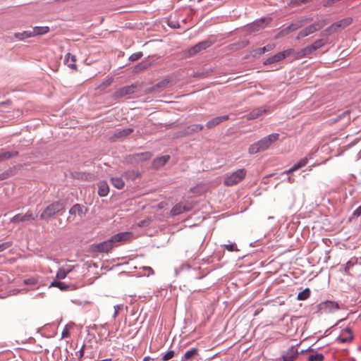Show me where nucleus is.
<instances>
[{"instance_id": "obj_5", "label": "nucleus", "mask_w": 361, "mask_h": 361, "mask_svg": "<svg viewBox=\"0 0 361 361\" xmlns=\"http://www.w3.org/2000/svg\"><path fill=\"white\" fill-rule=\"evenodd\" d=\"M298 346L299 344L291 345L283 350L280 357L281 361H295L299 355L304 353L298 350Z\"/></svg>"}, {"instance_id": "obj_50", "label": "nucleus", "mask_w": 361, "mask_h": 361, "mask_svg": "<svg viewBox=\"0 0 361 361\" xmlns=\"http://www.w3.org/2000/svg\"><path fill=\"white\" fill-rule=\"evenodd\" d=\"M25 284H35L36 283V280L33 278L27 279L24 280Z\"/></svg>"}, {"instance_id": "obj_7", "label": "nucleus", "mask_w": 361, "mask_h": 361, "mask_svg": "<svg viewBox=\"0 0 361 361\" xmlns=\"http://www.w3.org/2000/svg\"><path fill=\"white\" fill-rule=\"evenodd\" d=\"M324 24L323 23V22L316 21L314 23H312V25H310L306 27L305 28L302 29V30H300L298 32V34L296 37V39H300L301 38L307 37L309 35L312 34V33L315 32L316 31L319 30L320 29H322L324 27Z\"/></svg>"}, {"instance_id": "obj_54", "label": "nucleus", "mask_w": 361, "mask_h": 361, "mask_svg": "<svg viewBox=\"0 0 361 361\" xmlns=\"http://www.w3.org/2000/svg\"><path fill=\"white\" fill-rule=\"evenodd\" d=\"M4 178V175H0V180H3Z\"/></svg>"}, {"instance_id": "obj_8", "label": "nucleus", "mask_w": 361, "mask_h": 361, "mask_svg": "<svg viewBox=\"0 0 361 361\" xmlns=\"http://www.w3.org/2000/svg\"><path fill=\"white\" fill-rule=\"evenodd\" d=\"M294 53V49H288L284 50L283 51L279 52L276 54L268 58L264 62V65L271 64L276 62H279L286 58L287 56H290Z\"/></svg>"}, {"instance_id": "obj_4", "label": "nucleus", "mask_w": 361, "mask_h": 361, "mask_svg": "<svg viewBox=\"0 0 361 361\" xmlns=\"http://www.w3.org/2000/svg\"><path fill=\"white\" fill-rule=\"evenodd\" d=\"M65 209V205L63 202L60 201H56L49 204L42 212L40 215V219L44 220H47L49 218L52 217L56 214L59 213L61 211H63Z\"/></svg>"}, {"instance_id": "obj_10", "label": "nucleus", "mask_w": 361, "mask_h": 361, "mask_svg": "<svg viewBox=\"0 0 361 361\" xmlns=\"http://www.w3.org/2000/svg\"><path fill=\"white\" fill-rule=\"evenodd\" d=\"M319 311L322 313H330L338 310L337 302L330 300L321 302L318 305Z\"/></svg>"}, {"instance_id": "obj_29", "label": "nucleus", "mask_w": 361, "mask_h": 361, "mask_svg": "<svg viewBox=\"0 0 361 361\" xmlns=\"http://www.w3.org/2000/svg\"><path fill=\"white\" fill-rule=\"evenodd\" d=\"M69 214L72 215H79L80 216H82L85 214L83 212V207L79 204H74L69 210Z\"/></svg>"}, {"instance_id": "obj_9", "label": "nucleus", "mask_w": 361, "mask_h": 361, "mask_svg": "<svg viewBox=\"0 0 361 361\" xmlns=\"http://www.w3.org/2000/svg\"><path fill=\"white\" fill-rule=\"evenodd\" d=\"M271 108L269 106H261L252 109L249 114L245 115L247 120H253L258 118L264 114H267L270 112Z\"/></svg>"}, {"instance_id": "obj_33", "label": "nucleus", "mask_w": 361, "mask_h": 361, "mask_svg": "<svg viewBox=\"0 0 361 361\" xmlns=\"http://www.w3.org/2000/svg\"><path fill=\"white\" fill-rule=\"evenodd\" d=\"M111 182L118 189H122L125 185V183L121 178L113 177L111 179Z\"/></svg>"}, {"instance_id": "obj_16", "label": "nucleus", "mask_w": 361, "mask_h": 361, "mask_svg": "<svg viewBox=\"0 0 361 361\" xmlns=\"http://www.w3.org/2000/svg\"><path fill=\"white\" fill-rule=\"evenodd\" d=\"M152 157V154L149 152H145L134 154L129 156V159L130 161L133 162H139L142 161L149 160Z\"/></svg>"}, {"instance_id": "obj_53", "label": "nucleus", "mask_w": 361, "mask_h": 361, "mask_svg": "<svg viewBox=\"0 0 361 361\" xmlns=\"http://www.w3.org/2000/svg\"><path fill=\"white\" fill-rule=\"evenodd\" d=\"M151 359L149 356L145 357L143 361H149Z\"/></svg>"}, {"instance_id": "obj_42", "label": "nucleus", "mask_w": 361, "mask_h": 361, "mask_svg": "<svg viewBox=\"0 0 361 361\" xmlns=\"http://www.w3.org/2000/svg\"><path fill=\"white\" fill-rule=\"evenodd\" d=\"M123 308V305L121 304V305H116L114 307V314H113V318L114 319H115L118 314H119V312L121 310H122Z\"/></svg>"}, {"instance_id": "obj_44", "label": "nucleus", "mask_w": 361, "mask_h": 361, "mask_svg": "<svg viewBox=\"0 0 361 361\" xmlns=\"http://www.w3.org/2000/svg\"><path fill=\"white\" fill-rule=\"evenodd\" d=\"M142 56V52H136V53L133 54L129 57V59L130 61H137V60L140 59Z\"/></svg>"}, {"instance_id": "obj_37", "label": "nucleus", "mask_w": 361, "mask_h": 361, "mask_svg": "<svg viewBox=\"0 0 361 361\" xmlns=\"http://www.w3.org/2000/svg\"><path fill=\"white\" fill-rule=\"evenodd\" d=\"M310 290L308 288H307L298 293L297 298L299 300H305L307 299L310 297Z\"/></svg>"}, {"instance_id": "obj_38", "label": "nucleus", "mask_w": 361, "mask_h": 361, "mask_svg": "<svg viewBox=\"0 0 361 361\" xmlns=\"http://www.w3.org/2000/svg\"><path fill=\"white\" fill-rule=\"evenodd\" d=\"M302 26V23L301 21H298L296 23H293L290 25H288L286 27L288 29V31L290 33L291 32H293L299 28H300Z\"/></svg>"}, {"instance_id": "obj_36", "label": "nucleus", "mask_w": 361, "mask_h": 361, "mask_svg": "<svg viewBox=\"0 0 361 361\" xmlns=\"http://www.w3.org/2000/svg\"><path fill=\"white\" fill-rule=\"evenodd\" d=\"M357 262V259L355 257L351 258L346 264L344 269V272L345 274L350 275L349 270L350 269L355 265Z\"/></svg>"}, {"instance_id": "obj_25", "label": "nucleus", "mask_w": 361, "mask_h": 361, "mask_svg": "<svg viewBox=\"0 0 361 361\" xmlns=\"http://www.w3.org/2000/svg\"><path fill=\"white\" fill-rule=\"evenodd\" d=\"M109 187L106 182L100 181L98 183V195L100 197H105L109 194Z\"/></svg>"}, {"instance_id": "obj_22", "label": "nucleus", "mask_w": 361, "mask_h": 361, "mask_svg": "<svg viewBox=\"0 0 361 361\" xmlns=\"http://www.w3.org/2000/svg\"><path fill=\"white\" fill-rule=\"evenodd\" d=\"M351 23L352 18H346L334 23L329 28L331 30H336L337 27L344 28L349 25Z\"/></svg>"}, {"instance_id": "obj_13", "label": "nucleus", "mask_w": 361, "mask_h": 361, "mask_svg": "<svg viewBox=\"0 0 361 361\" xmlns=\"http://www.w3.org/2000/svg\"><path fill=\"white\" fill-rule=\"evenodd\" d=\"M35 216L30 212H27L25 214H18L12 217L10 220L11 223L19 224L20 222H25L30 220H34Z\"/></svg>"}, {"instance_id": "obj_2", "label": "nucleus", "mask_w": 361, "mask_h": 361, "mask_svg": "<svg viewBox=\"0 0 361 361\" xmlns=\"http://www.w3.org/2000/svg\"><path fill=\"white\" fill-rule=\"evenodd\" d=\"M279 138V133H272L264 137L259 141L253 143L249 147L248 152L250 154H257L267 149L274 142Z\"/></svg>"}, {"instance_id": "obj_39", "label": "nucleus", "mask_w": 361, "mask_h": 361, "mask_svg": "<svg viewBox=\"0 0 361 361\" xmlns=\"http://www.w3.org/2000/svg\"><path fill=\"white\" fill-rule=\"evenodd\" d=\"M324 356L322 353H316L310 355L308 357L307 361H323Z\"/></svg>"}, {"instance_id": "obj_35", "label": "nucleus", "mask_w": 361, "mask_h": 361, "mask_svg": "<svg viewBox=\"0 0 361 361\" xmlns=\"http://www.w3.org/2000/svg\"><path fill=\"white\" fill-rule=\"evenodd\" d=\"M274 47H275L274 44H269L265 47L257 49L255 51L257 54H264L265 52L270 51L273 50L274 49Z\"/></svg>"}, {"instance_id": "obj_15", "label": "nucleus", "mask_w": 361, "mask_h": 361, "mask_svg": "<svg viewBox=\"0 0 361 361\" xmlns=\"http://www.w3.org/2000/svg\"><path fill=\"white\" fill-rule=\"evenodd\" d=\"M353 339L352 330L347 327L341 331L340 336L337 338V341L341 343H349Z\"/></svg>"}, {"instance_id": "obj_30", "label": "nucleus", "mask_w": 361, "mask_h": 361, "mask_svg": "<svg viewBox=\"0 0 361 361\" xmlns=\"http://www.w3.org/2000/svg\"><path fill=\"white\" fill-rule=\"evenodd\" d=\"M312 156H313V154L310 153L307 157L301 159L298 162H297L296 164H295L293 165L294 169H296L297 170H298L299 169L305 166L308 162L309 159H312Z\"/></svg>"}, {"instance_id": "obj_17", "label": "nucleus", "mask_w": 361, "mask_h": 361, "mask_svg": "<svg viewBox=\"0 0 361 361\" xmlns=\"http://www.w3.org/2000/svg\"><path fill=\"white\" fill-rule=\"evenodd\" d=\"M212 45V43L209 41H202L196 45H195L193 47H192L189 50V54L190 55H194L202 50L206 49L207 48L209 47Z\"/></svg>"}, {"instance_id": "obj_31", "label": "nucleus", "mask_w": 361, "mask_h": 361, "mask_svg": "<svg viewBox=\"0 0 361 361\" xmlns=\"http://www.w3.org/2000/svg\"><path fill=\"white\" fill-rule=\"evenodd\" d=\"M50 287H56L59 288L61 290L65 291L69 290L71 285L66 284L63 282L58 281H54L51 282Z\"/></svg>"}, {"instance_id": "obj_3", "label": "nucleus", "mask_w": 361, "mask_h": 361, "mask_svg": "<svg viewBox=\"0 0 361 361\" xmlns=\"http://www.w3.org/2000/svg\"><path fill=\"white\" fill-rule=\"evenodd\" d=\"M247 171L245 169H239L231 173H227L224 176V184L226 186H233L240 183L246 176Z\"/></svg>"}, {"instance_id": "obj_6", "label": "nucleus", "mask_w": 361, "mask_h": 361, "mask_svg": "<svg viewBox=\"0 0 361 361\" xmlns=\"http://www.w3.org/2000/svg\"><path fill=\"white\" fill-rule=\"evenodd\" d=\"M326 44V41L323 39H319L314 42L312 44L307 46L306 47L302 49L298 53V55L300 57H302L309 54H311L316 50L324 46Z\"/></svg>"}, {"instance_id": "obj_27", "label": "nucleus", "mask_w": 361, "mask_h": 361, "mask_svg": "<svg viewBox=\"0 0 361 361\" xmlns=\"http://www.w3.org/2000/svg\"><path fill=\"white\" fill-rule=\"evenodd\" d=\"M76 59L74 55H71L70 53H68L64 59V63L71 68L73 70H76V64H75Z\"/></svg>"}, {"instance_id": "obj_34", "label": "nucleus", "mask_w": 361, "mask_h": 361, "mask_svg": "<svg viewBox=\"0 0 361 361\" xmlns=\"http://www.w3.org/2000/svg\"><path fill=\"white\" fill-rule=\"evenodd\" d=\"M138 176H139L138 171H135V170L128 171L123 173V176L126 179L131 180H135L137 177H138Z\"/></svg>"}, {"instance_id": "obj_43", "label": "nucleus", "mask_w": 361, "mask_h": 361, "mask_svg": "<svg viewBox=\"0 0 361 361\" xmlns=\"http://www.w3.org/2000/svg\"><path fill=\"white\" fill-rule=\"evenodd\" d=\"M290 32L289 31H288V29L287 27H286L285 28L282 29L281 30H280L276 35V38L278 39V38H281V37H283L287 35H288Z\"/></svg>"}, {"instance_id": "obj_41", "label": "nucleus", "mask_w": 361, "mask_h": 361, "mask_svg": "<svg viewBox=\"0 0 361 361\" xmlns=\"http://www.w3.org/2000/svg\"><path fill=\"white\" fill-rule=\"evenodd\" d=\"M175 355V352L174 350H170L169 351H167L164 355V356L162 357V360L164 361H167V360H171V358H173Z\"/></svg>"}, {"instance_id": "obj_18", "label": "nucleus", "mask_w": 361, "mask_h": 361, "mask_svg": "<svg viewBox=\"0 0 361 361\" xmlns=\"http://www.w3.org/2000/svg\"><path fill=\"white\" fill-rule=\"evenodd\" d=\"M136 88H137V87L133 85L123 87L118 90L115 92V96L116 97L120 98V97H123L126 95L133 94L135 92Z\"/></svg>"}, {"instance_id": "obj_19", "label": "nucleus", "mask_w": 361, "mask_h": 361, "mask_svg": "<svg viewBox=\"0 0 361 361\" xmlns=\"http://www.w3.org/2000/svg\"><path fill=\"white\" fill-rule=\"evenodd\" d=\"M228 119L229 116L228 115L215 117L207 122L206 127L209 129L212 128Z\"/></svg>"}, {"instance_id": "obj_49", "label": "nucleus", "mask_w": 361, "mask_h": 361, "mask_svg": "<svg viewBox=\"0 0 361 361\" xmlns=\"http://www.w3.org/2000/svg\"><path fill=\"white\" fill-rule=\"evenodd\" d=\"M143 269L148 271V274H147L148 276L153 275L154 274V270L150 267H144Z\"/></svg>"}, {"instance_id": "obj_24", "label": "nucleus", "mask_w": 361, "mask_h": 361, "mask_svg": "<svg viewBox=\"0 0 361 361\" xmlns=\"http://www.w3.org/2000/svg\"><path fill=\"white\" fill-rule=\"evenodd\" d=\"M199 355V350L196 348H192L186 351L184 355L181 357L180 361H189L193 359L195 356Z\"/></svg>"}, {"instance_id": "obj_47", "label": "nucleus", "mask_w": 361, "mask_h": 361, "mask_svg": "<svg viewBox=\"0 0 361 361\" xmlns=\"http://www.w3.org/2000/svg\"><path fill=\"white\" fill-rule=\"evenodd\" d=\"M353 216H361V205L359 206L353 213Z\"/></svg>"}, {"instance_id": "obj_14", "label": "nucleus", "mask_w": 361, "mask_h": 361, "mask_svg": "<svg viewBox=\"0 0 361 361\" xmlns=\"http://www.w3.org/2000/svg\"><path fill=\"white\" fill-rule=\"evenodd\" d=\"M133 132V129L131 128H127L124 129H117L110 137L112 141H115L117 139H121L126 137Z\"/></svg>"}, {"instance_id": "obj_48", "label": "nucleus", "mask_w": 361, "mask_h": 361, "mask_svg": "<svg viewBox=\"0 0 361 361\" xmlns=\"http://www.w3.org/2000/svg\"><path fill=\"white\" fill-rule=\"evenodd\" d=\"M168 25L171 27H173V28H177V27H179V24L177 22H175V21H169L168 22Z\"/></svg>"}, {"instance_id": "obj_55", "label": "nucleus", "mask_w": 361, "mask_h": 361, "mask_svg": "<svg viewBox=\"0 0 361 361\" xmlns=\"http://www.w3.org/2000/svg\"><path fill=\"white\" fill-rule=\"evenodd\" d=\"M307 350H308V351H311V350H312L310 348H309Z\"/></svg>"}, {"instance_id": "obj_45", "label": "nucleus", "mask_w": 361, "mask_h": 361, "mask_svg": "<svg viewBox=\"0 0 361 361\" xmlns=\"http://www.w3.org/2000/svg\"><path fill=\"white\" fill-rule=\"evenodd\" d=\"M11 245V242H5L3 243H0V252L10 247Z\"/></svg>"}, {"instance_id": "obj_32", "label": "nucleus", "mask_w": 361, "mask_h": 361, "mask_svg": "<svg viewBox=\"0 0 361 361\" xmlns=\"http://www.w3.org/2000/svg\"><path fill=\"white\" fill-rule=\"evenodd\" d=\"M14 36L18 40H23L26 38L32 37L33 35L31 33V30H27L22 32H16Z\"/></svg>"}, {"instance_id": "obj_12", "label": "nucleus", "mask_w": 361, "mask_h": 361, "mask_svg": "<svg viewBox=\"0 0 361 361\" xmlns=\"http://www.w3.org/2000/svg\"><path fill=\"white\" fill-rule=\"evenodd\" d=\"M191 209H192V207L189 204L179 202V203H177L176 204H175L172 207L170 213H171V215H172V216H177V215L181 214L185 212H188V211L191 210Z\"/></svg>"}, {"instance_id": "obj_21", "label": "nucleus", "mask_w": 361, "mask_h": 361, "mask_svg": "<svg viewBox=\"0 0 361 361\" xmlns=\"http://www.w3.org/2000/svg\"><path fill=\"white\" fill-rule=\"evenodd\" d=\"M204 126L201 124H192L188 126L183 132V134L184 135H190L195 133H197L202 130Z\"/></svg>"}, {"instance_id": "obj_1", "label": "nucleus", "mask_w": 361, "mask_h": 361, "mask_svg": "<svg viewBox=\"0 0 361 361\" xmlns=\"http://www.w3.org/2000/svg\"><path fill=\"white\" fill-rule=\"evenodd\" d=\"M130 235V233L128 232L117 233L109 240L94 245V250L99 252H108L115 246L116 243L128 239Z\"/></svg>"}, {"instance_id": "obj_40", "label": "nucleus", "mask_w": 361, "mask_h": 361, "mask_svg": "<svg viewBox=\"0 0 361 361\" xmlns=\"http://www.w3.org/2000/svg\"><path fill=\"white\" fill-rule=\"evenodd\" d=\"M73 327V324H68L65 326L61 333V338H66L70 336V329Z\"/></svg>"}, {"instance_id": "obj_23", "label": "nucleus", "mask_w": 361, "mask_h": 361, "mask_svg": "<svg viewBox=\"0 0 361 361\" xmlns=\"http://www.w3.org/2000/svg\"><path fill=\"white\" fill-rule=\"evenodd\" d=\"M18 154V152L17 151L13 150V151H6V150H1L0 151V162L4 161L6 160H8L12 157H16Z\"/></svg>"}, {"instance_id": "obj_51", "label": "nucleus", "mask_w": 361, "mask_h": 361, "mask_svg": "<svg viewBox=\"0 0 361 361\" xmlns=\"http://www.w3.org/2000/svg\"><path fill=\"white\" fill-rule=\"evenodd\" d=\"M297 171L296 169H294V166H293L291 168H290L288 170L285 171L283 173V174H289L290 173H293L294 171Z\"/></svg>"}, {"instance_id": "obj_26", "label": "nucleus", "mask_w": 361, "mask_h": 361, "mask_svg": "<svg viewBox=\"0 0 361 361\" xmlns=\"http://www.w3.org/2000/svg\"><path fill=\"white\" fill-rule=\"evenodd\" d=\"M170 157L169 155H164L161 156L160 157H158L155 159H154L152 164L153 166L156 169L160 168L165 165L167 161L169 160Z\"/></svg>"}, {"instance_id": "obj_11", "label": "nucleus", "mask_w": 361, "mask_h": 361, "mask_svg": "<svg viewBox=\"0 0 361 361\" xmlns=\"http://www.w3.org/2000/svg\"><path fill=\"white\" fill-rule=\"evenodd\" d=\"M271 19L270 18H262L259 20L255 21L247 27V30L250 32H257L263 29L266 27L267 24L271 22Z\"/></svg>"}, {"instance_id": "obj_52", "label": "nucleus", "mask_w": 361, "mask_h": 361, "mask_svg": "<svg viewBox=\"0 0 361 361\" xmlns=\"http://www.w3.org/2000/svg\"><path fill=\"white\" fill-rule=\"evenodd\" d=\"M287 181H288V183H293V182H294V178H292L291 176H288V177L287 178Z\"/></svg>"}, {"instance_id": "obj_20", "label": "nucleus", "mask_w": 361, "mask_h": 361, "mask_svg": "<svg viewBox=\"0 0 361 361\" xmlns=\"http://www.w3.org/2000/svg\"><path fill=\"white\" fill-rule=\"evenodd\" d=\"M73 267L71 265H66L60 267L56 273V278L58 279H64L67 275L73 270Z\"/></svg>"}, {"instance_id": "obj_28", "label": "nucleus", "mask_w": 361, "mask_h": 361, "mask_svg": "<svg viewBox=\"0 0 361 361\" xmlns=\"http://www.w3.org/2000/svg\"><path fill=\"white\" fill-rule=\"evenodd\" d=\"M49 31V27L47 26H36L33 27L31 30V33L33 35V37L37 35H44Z\"/></svg>"}, {"instance_id": "obj_46", "label": "nucleus", "mask_w": 361, "mask_h": 361, "mask_svg": "<svg viewBox=\"0 0 361 361\" xmlns=\"http://www.w3.org/2000/svg\"><path fill=\"white\" fill-rule=\"evenodd\" d=\"M224 247L227 250L231 251V252L238 250V249L236 248V245L234 243L225 245Z\"/></svg>"}]
</instances>
